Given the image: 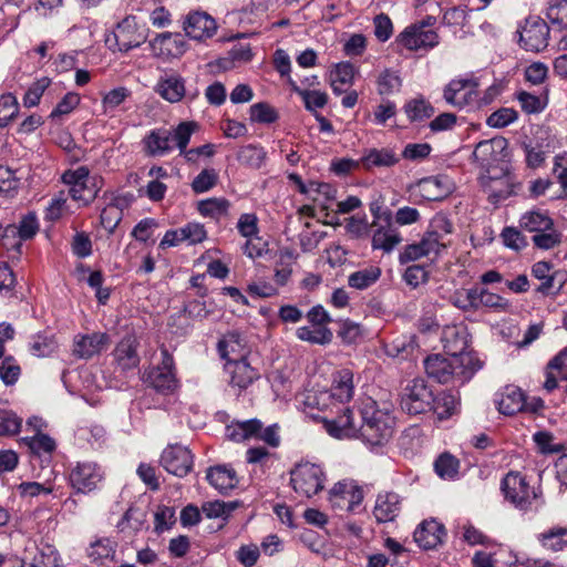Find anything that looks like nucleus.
Wrapping results in <instances>:
<instances>
[{"label":"nucleus","instance_id":"1","mask_svg":"<svg viewBox=\"0 0 567 567\" xmlns=\"http://www.w3.org/2000/svg\"><path fill=\"white\" fill-rule=\"evenodd\" d=\"M333 419H324L326 431L336 439H361L365 444L380 446L393 434L394 417L385 409H380L373 400H368L359 410L360 425L354 421V413L349 406Z\"/></svg>","mask_w":567,"mask_h":567},{"label":"nucleus","instance_id":"2","mask_svg":"<svg viewBox=\"0 0 567 567\" xmlns=\"http://www.w3.org/2000/svg\"><path fill=\"white\" fill-rule=\"evenodd\" d=\"M481 368L482 362L475 354L450 358H445L442 354H431L424 360V369L427 377L442 384L455 379L464 383Z\"/></svg>","mask_w":567,"mask_h":567},{"label":"nucleus","instance_id":"3","mask_svg":"<svg viewBox=\"0 0 567 567\" xmlns=\"http://www.w3.org/2000/svg\"><path fill=\"white\" fill-rule=\"evenodd\" d=\"M239 344V336L229 333L218 342V350L221 358L228 360V372L230 373L229 385L243 392L248 389L256 380L259 379L258 371L252 368L246 358H231L230 351H235V346Z\"/></svg>","mask_w":567,"mask_h":567},{"label":"nucleus","instance_id":"4","mask_svg":"<svg viewBox=\"0 0 567 567\" xmlns=\"http://www.w3.org/2000/svg\"><path fill=\"white\" fill-rule=\"evenodd\" d=\"M326 475L321 466L301 462L290 470V484L293 491L303 497L310 498L324 488Z\"/></svg>","mask_w":567,"mask_h":567},{"label":"nucleus","instance_id":"5","mask_svg":"<svg viewBox=\"0 0 567 567\" xmlns=\"http://www.w3.org/2000/svg\"><path fill=\"white\" fill-rule=\"evenodd\" d=\"M61 179L69 186L71 198L82 203L84 206L91 204L97 196L100 189L97 181L90 175V169L86 166L65 171Z\"/></svg>","mask_w":567,"mask_h":567},{"label":"nucleus","instance_id":"6","mask_svg":"<svg viewBox=\"0 0 567 567\" xmlns=\"http://www.w3.org/2000/svg\"><path fill=\"white\" fill-rule=\"evenodd\" d=\"M435 396L432 389L422 378L412 380L403 390L400 401L402 411L417 415L432 411Z\"/></svg>","mask_w":567,"mask_h":567},{"label":"nucleus","instance_id":"7","mask_svg":"<svg viewBox=\"0 0 567 567\" xmlns=\"http://www.w3.org/2000/svg\"><path fill=\"white\" fill-rule=\"evenodd\" d=\"M478 79L475 76L452 79L443 89L444 101L458 110L474 107L477 102Z\"/></svg>","mask_w":567,"mask_h":567},{"label":"nucleus","instance_id":"8","mask_svg":"<svg viewBox=\"0 0 567 567\" xmlns=\"http://www.w3.org/2000/svg\"><path fill=\"white\" fill-rule=\"evenodd\" d=\"M501 491L507 502L520 511H527L537 494L518 472H509L501 482Z\"/></svg>","mask_w":567,"mask_h":567},{"label":"nucleus","instance_id":"9","mask_svg":"<svg viewBox=\"0 0 567 567\" xmlns=\"http://www.w3.org/2000/svg\"><path fill=\"white\" fill-rule=\"evenodd\" d=\"M150 29L138 23L135 16H126L113 30L114 45L120 52H128L146 42Z\"/></svg>","mask_w":567,"mask_h":567},{"label":"nucleus","instance_id":"10","mask_svg":"<svg viewBox=\"0 0 567 567\" xmlns=\"http://www.w3.org/2000/svg\"><path fill=\"white\" fill-rule=\"evenodd\" d=\"M155 91L162 99L169 103H177L183 99L193 102L200 94L197 86H189L187 89L185 79L174 71L161 76Z\"/></svg>","mask_w":567,"mask_h":567},{"label":"nucleus","instance_id":"11","mask_svg":"<svg viewBox=\"0 0 567 567\" xmlns=\"http://www.w3.org/2000/svg\"><path fill=\"white\" fill-rule=\"evenodd\" d=\"M104 478V471L93 461L78 462L69 473V482L76 493L87 494L97 488Z\"/></svg>","mask_w":567,"mask_h":567},{"label":"nucleus","instance_id":"12","mask_svg":"<svg viewBox=\"0 0 567 567\" xmlns=\"http://www.w3.org/2000/svg\"><path fill=\"white\" fill-rule=\"evenodd\" d=\"M480 185L493 205H498L515 194L514 176L508 171H502L499 175H492L489 171L480 177Z\"/></svg>","mask_w":567,"mask_h":567},{"label":"nucleus","instance_id":"13","mask_svg":"<svg viewBox=\"0 0 567 567\" xmlns=\"http://www.w3.org/2000/svg\"><path fill=\"white\" fill-rule=\"evenodd\" d=\"M549 27L545 20L537 16L528 17L519 32L522 47L532 52H539L547 48Z\"/></svg>","mask_w":567,"mask_h":567},{"label":"nucleus","instance_id":"14","mask_svg":"<svg viewBox=\"0 0 567 567\" xmlns=\"http://www.w3.org/2000/svg\"><path fill=\"white\" fill-rule=\"evenodd\" d=\"M153 55L161 59H178L185 54L188 44L179 32H163L150 41Z\"/></svg>","mask_w":567,"mask_h":567},{"label":"nucleus","instance_id":"15","mask_svg":"<svg viewBox=\"0 0 567 567\" xmlns=\"http://www.w3.org/2000/svg\"><path fill=\"white\" fill-rule=\"evenodd\" d=\"M161 465L169 474L184 477L193 468V454L181 444L168 445L161 455Z\"/></svg>","mask_w":567,"mask_h":567},{"label":"nucleus","instance_id":"16","mask_svg":"<svg viewBox=\"0 0 567 567\" xmlns=\"http://www.w3.org/2000/svg\"><path fill=\"white\" fill-rule=\"evenodd\" d=\"M216 20L204 11L188 13L183 22L185 34L196 41H205L217 32Z\"/></svg>","mask_w":567,"mask_h":567},{"label":"nucleus","instance_id":"17","mask_svg":"<svg viewBox=\"0 0 567 567\" xmlns=\"http://www.w3.org/2000/svg\"><path fill=\"white\" fill-rule=\"evenodd\" d=\"M396 42L410 51L432 49L439 44V34L434 30H423L422 25L411 24L396 37Z\"/></svg>","mask_w":567,"mask_h":567},{"label":"nucleus","instance_id":"18","mask_svg":"<svg viewBox=\"0 0 567 567\" xmlns=\"http://www.w3.org/2000/svg\"><path fill=\"white\" fill-rule=\"evenodd\" d=\"M441 341L445 353L449 357H463V354H474L466 351L470 342V333L464 324H452L444 327Z\"/></svg>","mask_w":567,"mask_h":567},{"label":"nucleus","instance_id":"19","mask_svg":"<svg viewBox=\"0 0 567 567\" xmlns=\"http://www.w3.org/2000/svg\"><path fill=\"white\" fill-rule=\"evenodd\" d=\"M138 338L133 333L125 334L113 350V358L121 371H130L138 367L141 358L137 349Z\"/></svg>","mask_w":567,"mask_h":567},{"label":"nucleus","instance_id":"20","mask_svg":"<svg viewBox=\"0 0 567 567\" xmlns=\"http://www.w3.org/2000/svg\"><path fill=\"white\" fill-rule=\"evenodd\" d=\"M445 536L444 525L435 519L423 520L413 534L415 543L424 550L436 548Z\"/></svg>","mask_w":567,"mask_h":567},{"label":"nucleus","instance_id":"21","mask_svg":"<svg viewBox=\"0 0 567 567\" xmlns=\"http://www.w3.org/2000/svg\"><path fill=\"white\" fill-rule=\"evenodd\" d=\"M401 512V497L394 492L379 493L373 516L379 524L393 522Z\"/></svg>","mask_w":567,"mask_h":567},{"label":"nucleus","instance_id":"22","mask_svg":"<svg viewBox=\"0 0 567 567\" xmlns=\"http://www.w3.org/2000/svg\"><path fill=\"white\" fill-rule=\"evenodd\" d=\"M107 341L109 336L104 332L76 336L74 338L73 354L79 359L89 360L99 354Z\"/></svg>","mask_w":567,"mask_h":567},{"label":"nucleus","instance_id":"23","mask_svg":"<svg viewBox=\"0 0 567 567\" xmlns=\"http://www.w3.org/2000/svg\"><path fill=\"white\" fill-rule=\"evenodd\" d=\"M496 400L499 413L504 415H514L518 412L525 411L527 408L526 396L524 392L515 385H506L502 392L498 393Z\"/></svg>","mask_w":567,"mask_h":567},{"label":"nucleus","instance_id":"24","mask_svg":"<svg viewBox=\"0 0 567 567\" xmlns=\"http://www.w3.org/2000/svg\"><path fill=\"white\" fill-rule=\"evenodd\" d=\"M361 166L371 171L373 168H390L400 162V155L394 150L383 148H369L365 150L360 158Z\"/></svg>","mask_w":567,"mask_h":567},{"label":"nucleus","instance_id":"25","mask_svg":"<svg viewBox=\"0 0 567 567\" xmlns=\"http://www.w3.org/2000/svg\"><path fill=\"white\" fill-rule=\"evenodd\" d=\"M206 478L221 494H227L238 485L236 471L230 465H216L207 470Z\"/></svg>","mask_w":567,"mask_h":567},{"label":"nucleus","instance_id":"26","mask_svg":"<svg viewBox=\"0 0 567 567\" xmlns=\"http://www.w3.org/2000/svg\"><path fill=\"white\" fill-rule=\"evenodd\" d=\"M506 147L507 140L504 137L481 141L476 145L472 156L481 166H489L493 162L499 159L502 152L505 151Z\"/></svg>","mask_w":567,"mask_h":567},{"label":"nucleus","instance_id":"27","mask_svg":"<svg viewBox=\"0 0 567 567\" xmlns=\"http://www.w3.org/2000/svg\"><path fill=\"white\" fill-rule=\"evenodd\" d=\"M172 132L166 128L152 130L143 140L144 150L150 156H162L172 151Z\"/></svg>","mask_w":567,"mask_h":567},{"label":"nucleus","instance_id":"28","mask_svg":"<svg viewBox=\"0 0 567 567\" xmlns=\"http://www.w3.org/2000/svg\"><path fill=\"white\" fill-rule=\"evenodd\" d=\"M331 398L340 403L349 402L354 392L353 372L350 369H341L333 375Z\"/></svg>","mask_w":567,"mask_h":567},{"label":"nucleus","instance_id":"29","mask_svg":"<svg viewBox=\"0 0 567 567\" xmlns=\"http://www.w3.org/2000/svg\"><path fill=\"white\" fill-rule=\"evenodd\" d=\"M145 381L163 395L173 394L179 386L175 372L161 371L154 368L146 374Z\"/></svg>","mask_w":567,"mask_h":567},{"label":"nucleus","instance_id":"30","mask_svg":"<svg viewBox=\"0 0 567 567\" xmlns=\"http://www.w3.org/2000/svg\"><path fill=\"white\" fill-rule=\"evenodd\" d=\"M416 188L426 200L442 199L449 193V187L444 185V178L441 176L421 178L416 184Z\"/></svg>","mask_w":567,"mask_h":567},{"label":"nucleus","instance_id":"31","mask_svg":"<svg viewBox=\"0 0 567 567\" xmlns=\"http://www.w3.org/2000/svg\"><path fill=\"white\" fill-rule=\"evenodd\" d=\"M402 240L400 234L391 226L379 225L372 236V248L390 252Z\"/></svg>","mask_w":567,"mask_h":567},{"label":"nucleus","instance_id":"32","mask_svg":"<svg viewBox=\"0 0 567 567\" xmlns=\"http://www.w3.org/2000/svg\"><path fill=\"white\" fill-rule=\"evenodd\" d=\"M116 543L110 538H99L87 548V556L92 563L103 565L112 560L115 555Z\"/></svg>","mask_w":567,"mask_h":567},{"label":"nucleus","instance_id":"33","mask_svg":"<svg viewBox=\"0 0 567 567\" xmlns=\"http://www.w3.org/2000/svg\"><path fill=\"white\" fill-rule=\"evenodd\" d=\"M333 495H340L341 498L347 501V511L353 512L363 501V491L360 486L348 483L338 482L332 487Z\"/></svg>","mask_w":567,"mask_h":567},{"label":"nucleus","instance_id":"34","mask_svg":"<svg viewBox=\"0 0 567 567\" xmlns=\"http://www.w3.org/2000/svg\"><path fill=\"white\" fill-rule=\"evenodd\" d=\"M55 474L51 470L50 476L43 482H22L17 486L21 497H37L39 495H49L54 492Z\"/></svg>","mask_w":567,"mask_h":567},{"label":"nucleus","instance_id":"35","mask_svg":"<svg viewBox=\"0 0 567 567\" xmlns=\"http://www.w3.org/2000/svg\"><path fill=\"white\" fill-rule=\"evenodd\" d=\"M381 277L378 266H369L349 275L348 285L357 290H364L374 285Z\"/></svg>","mask_w":567,"mask_h":567},{"label":"nucleus","instance_id":"36","mask_svg":"<svg viewBox=\"0 0 567 567\" xmlns=\"http://www.w3.org/2000/svg\"><path fill=\"white\" fill-rule=\"evenodd\" d=\"M230 203L226 198L212 197L198 202L197 209L204 217H209L216 220L228 215Z\"/></svg>","mask_w":567,"mask_h":567},{"label":"nucleus","instance_id":"37","mask_svg":"<svg viewBox=\"0 0 567 567\" xmlns=\"http://www.w3.org/2000/svg\"><path fill=\"white\" fill-rule=\"evenodd\" d=\"M296 336L301 341L320 346H327L333 339V333L328 327H315L313 329L308 326L299 327L296 330Z\"/></svg>","mask_w":567,"mask_h":567},{"label":"nucleus","instance_id":"38","mask_svg":"<svg viewBox=\"0 0 567 567\" xmlns=\"http://www.w3.org/2000/svg\"><path fill=\"white\" fill-rule=\"evenodd\" d=\"M537 539L547 550H563L567 546V528L553 527L544 533L538 534Z\"/></svg>","mask_w":567,"mask_h":567},{"label":"nucleus","instance_id":"39","mask_svg":"<svg viewBox=\"0 0 567 567\" xmlns=\"http://www.w3.org/2000/svg\"><path fill=\"white\" fill-rule=\"evenodd\" d=\"M520 226L529 233H540L543 230H550L554 227L553 219L546 214L540 212H530L522 216Z\"/></svg>","mask_w":567,"mask_h":567},{"label":"nucleus","instance_id":"40","mask_svg":"<svg viewBox=\"0 0 567 567\" xmlns=\"http://www.w3.org/2000/svg\"><path fill=\"white\" fill-rule=\"evenodd\" d=\"M266 159V152L261 146L248 144L237 152V161L250 168L258 169Z\"/></svg>","mask_w":567,"mask_h":567},{"label":"nucleus","instance_id":"41","mask_svg":"<svg viewBox=\"0 0 567 567\" xmlns=\"http://www.w3.org/2000/svg\"><path fill=\"white\" fill-rule=\"evenodd\" d=\"M480 288L462 289L451 296V302L454 307L463 311L478 310Z\"/></svg>","mask_w":567,"mask_h":567},{"label":"nucleus","instance_id":"42","mask_svg":"<svg viewBox=\"0 0 567 567\" xmlns=\"http://www.w3.org/2000/svg\"><path fill=\"white\" fill-rule=\"evenodd\" d=\"M146 522V513L136 507H130L122 519L117 523L116 527L118 532L126 533H137L143 528V525Z\"/></svg>","mask_w":567,"mask_h":567},{"label":"nucleus","instance_id":"43","mask_svg":"<svg viewBox=\"0 0 567 567\" xmlns=\"http://www.w3.org/2000/svg\"><path fill=\"white\" fill-rule=\"evenodd\" d=\"M485 307L496 312H508L512 308V303L506 298L491 292L485 288H480V300L478 309Z\"/></svg>","mask_w":567,"mask_h":567},{"label":"nucleus","instance_id":"44","mask_svg":"<svg viewBox=\"0 0 567 567\" xmlns=\"http://www.w3.org/2000/svg\"><path fill=\"white\" fill-rule=\"evenodd\" d=\"M404 111L411 122L430 118L435 112L434 107L424 99L411 100L405 104Z\"/></svg>","mask_w":567,"mask_h":567},{"label":"nucleus","instance_id":"45","mask_svg":"<svg viewBox=\"0 0 567 567\" xmlns=\"http://www.w3.org/2000/svg\"><path fill=\"white\" fill-rule=\"evenodd\" d=\"M517 100L522 110L527 114H537L545 110L547 106V96L535 95L526 91L517 93Z\"/></svg>","mask_w":567,"mask_h":567},{"label":"nucleus","instance_id":"46","mask_svg":"<svg viewBox=\"0 0 567 567\" xmlns=\"http://www.w3.org/2000/svg\"><path fill=\"white\" fill-rule=\"evenodd\" d=\"M546 17L559 30L567 28V0H550Z\"/></svg>","mask_w":567,"mask_h":567},{"label":"nucleus","instance_id":"47","mask_svg":"<svg viewBox=\"0 0 567 567\" xmlns=\"http://www.w3.org/2000/svg\"><path fill=\"white\" fill-rule=\"evenodd\" d=\"M458 467V460L450 453L441 454L434 462V471L442 478H453Z\"/></svg>","mask_w":567,"mask_h":567},{"label":"nucleus","instance_id":"48","mask_svg":"<svg viewBox=\"0 0 567 567\" xmlns=\"http://www.w3.org/2000/svg\"><path fill=\"white\" fill-rule=\"evenodd\" d=\"M251 122L271 124L275 123L279 115L275 107L266 102L252 104L249 109Z\"/></svg>","mask_w":567,"mask_h":567},{"label":"nucleus","instance_id":"49","mask_svg":"<svg viewBox=\"0 0 567 567\" xmlns=\"http://www.w3.org/2000/svg\"><path fill=\"white\" fill-rule=\"evenodd\" d=\"M51 84V80L49 78H41L33 82L29 89L27 90L23 96V106L24 107H34L40 103V100L45 92V90Z\"/></svg>","mask_w":567,"mask_h":567},{"label":"nucleus","instance_id":"50","mask_svg":"<svg viewBox=\"0 0 567 567\" xmlns=\"http://www.w3.org/2000/svg\"><path fill=\"white\" fill-rule=\"evenodd\" d=\"M176 522L175 508L159 505L154 515V530L157 534L171 529Z\"/></svg>","mask_w":567,"mask_h":567},{"label":"nucleus","instance_id":"51","mask_svg":"<svg viewBox=\"0 0 567 567\" xmlns=\"http://www.w3.org/2000/svg\"><path fill=\"white\" fill-rule=\"evenodd\" d=\"M56 349V343L52 337L37 334L30 342V352L38 358L49 357Z\"/></svg>","mask_w":567,"mask_h":567},{"label":"nucleus","instance_id":"52","mask_svg":"<svg viewBox=\"0 0 567 567\" xmlns=\"http://www.w3.org/2000/svg\"><path fill=\"white\" fill-rule=\"evenodd\" d=\"M518 118V113L512 107H501L493 112L486 120L489 127L503 128L514 123Z\"/></svg>","mask_w":567,"mask_h":567},{"label":"nucleus","instance_id":"53","mask_svg":"<svg viewBox=\"0 0 567 567\" xmlns=\"http://www.w3.org/2000/svg\"><path fill=\"white\" fill-rule=\"evenodd\" d=\"M236 507L237 504L234 502L226 503L223 501H215L204 503L202 511L208 518L226 519Z\"/></svg>","mask_w":567,"mask_h":567},{"label":"nucleus","instance_id":"54","mask_svg":"<svg viewBox=\"0 0 567 567\" xmlns=\"http://www.w3.org/2000/svg\"><path fill=\"white\" fill-rule=\"evenodd\" d=\"M218 181V174L214 168L203 169L192 182V189L195 194L210 190Z\"/></svg>","mask_w":567,"mask_h":567},{"label":"nucleus","instance_id":"55","mask_svg":"<svg viewBox=\"0 0 567 567\" xmlns=\"http://www.w3.org/2000/svg\"><path fill=\"white\" fill-rule=\"evenodd\" d=\"M402 85L399 74L391 70L383 71L378 79V92L381 95H389L398 92Z\"/></svg>","mask_w":567,"mask_h":567},{"label":"nucleus","instance_id":"56","mask_svg":"<svg viewBox=\"0 0 567 567\" xmlns=\"http://www.w3.org/2000/svg\"><path fill=\"white\" fill-rule=\"evenodd\" d=\"M21 368L12 355L3 358L0 364V379L6 385H13L19 380Z\"/></svg>","mask_w":567,"mask_h":567},{"label":"nucleus","instance_id":"57","mask_svg":"<svg viewBox=\"0 0 567 567\" xmlns=\"http://www.w3.org/2000/svg\"><path fill=\"white\" fill-rule=\"evenodd\" d=\"M22 419L13 411L0 409V436L14 435L20 432Z\"/></svg>","mask_w":567,"mask_h":567},{"label":"nucleus","instance_id":"58","mask_svg":"<svg viewBox=\"0 0 567 567\" xmlns=\"http://www.w3.org/2000/svg\"><path fill=\"white\" fill-rule=\"evenodd\" d=\"M28 445L31 452L41 456L45 454L50 457L51 453L55 450V442L48 434H37L28 440Z\"/></svg>","mask_w":567,"mask_h":567},{"label":"nucleus","instance_id":"59","mask_svg":"<svg viewBox=\"0 0 567 567\" xmlns=\"http://www.w3.org/2000/svg\"><path fill=\"white\" fill-rule=\"evenodd\" d=\"M196 127L197 124L195 122H182L177 125L174 132H172V141H175L181 153L185 152Z\"/></svg>","mask_w":567,"mask_h":567},{"label":"nucleus","instance_id":"60","mask_svg":"<svg viewBox=\"0 0 567 567\" xmlns=\"http://www.w3.org/2000/svg\"><path fill=\"white\" fill-rule=\"evenodd\" d=\"M19 179L14 173L4 166L0 165V196L13 197L19 188Z\"/></svg>","mask_w":567,"mask_h":567},{"label":"nucleus","instance_id":"61","mask_svg":"<svg viewBox=\"0 0 567 567\" xmlns=\"http://www.w3.org/2000/svg\"><path fill=\"white\" fill-rule=\"evenodd\" d=\"M296 93L302 97L305 107L310 112L322 109L328 102V95L324 92L296 87Z\"/></svg>","mask_w":567,"mask_h":567},{"label":"nucleus","instance_id":"62","mask_svg":"<svg viewBox=\"0 0 567 567\" xmlns=\"http://www.w3.org/2000/svg\"><path fill=\"white\" fill-rule=\"evenodd\" d=\"M456 408L455 396L451 393H442L435 396V402L432 411L440 420L450 417Z\"/></svg>","mask_w":567,"mask_h":567},{"label":"nucleus","instance_id":"63","mask_svg":"<svg viewBox=\"0 0 567 567\" xmlns=\"http://www.w3.org/2000/svg\"><path fill=\"white\" fill-rule=\"evenodd\" d=\"M81 97L78 93L69 92L66 93L62 100L56 104V106L52 110L49 117L52 121L61 117L62 115L70 114L79 104Z\"/></svg>","mask_w":567,"mask_h":567},{"label":"nucleus","instance_id":"64","mask_svg":"<svg viewBox=\"0 0 567 567\" xmlns=\"http://www.w3.org/2000/svg\"><path fill=\"white\" fill-rule=\"evenodd\" d=\"M30 567H59V555L52 546L45 545L33 557Z\"/></svg>","mask_w":567,"mask_h":567}]
</instances>
